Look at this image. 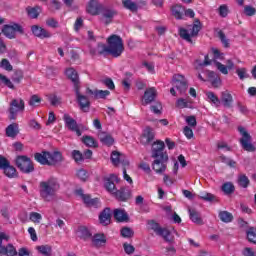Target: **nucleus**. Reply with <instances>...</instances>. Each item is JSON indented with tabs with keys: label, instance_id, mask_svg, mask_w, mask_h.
I'll list each match as a JSON object with an SVG mask.
<instances>
[{
	"label": "nucleus",
	"instance_id": "nucleus-1",
	"mask_svg": "<svg viewBox=\"0 0 256 256\" xmlns=\"http://www.w3.org/2000/svg\"><path fill=\"white\" fill-rule=\"evenodd\" d=\"M211 54L213 55L214 60L209 59V56H205L203 62H201V60H196L194 63L196 69L204 67V65L214 64L216 69H218L222 75H229V71H233V69H235V63L231 59L226 61V66L221 62H217V59H223V53H220L219 49L212 48Z\"/></svg>",
	"mask_w": 256,
	"mask_h": 256
},
{
	"label": "nucleus",
	"instance_id": "nucleus-2",
	"mask_svg": "<svg viewBox=\"0 0 256 256\" xmlns=\"http://www.w3.org/2000/svg\"><path fill=\"white\" fill-rule=\"evenodd\" d=\"M107 44L108 45H98V53H100V55H103L105 53L112 55V57H121V55H123V52L125 51V46L123 44V39L120 38V36L115 34L111 35L107 38Z\"/></svg>",
	"mask_w": 256,
	"mask_h": 256
},
{
	"label": "nucleus",
	"instance_id": "nucleus-3",
	"mask_svg": "<svg viewBox=\"0 0 256 256\" xmlns=\"http://www.w3.org/2000/svg\"><path fill=\"white\" fill-rule=\"evenodd\" d=\"M57 191H59V182L55 178L40 183V197L45 201H53Z\"/></svg>",
	"mask_w": 256,
	"mask_h": 256
},
{
	"label": "nucleus",
	"instance_id": "nucleus-4",
	"mask_svg": "<svg viewBox=\"0 0 256 256\" xmlns=\"http://www.w3.org/2000/svg\"><path fill=\"white\" fill-rule=\"evenodd\" d=\"M35 161L40 165H57L63 161V155L61 152H47L42 151L34 154Z\"/></svg>",
	"mask_w": 256,
	"mask_h": 256
},
{
	"label": "nucleus",
	"instance_id": "nucleus-5",
	"mask_svg": "<svg viewBox=\"0 0 256 256\" xmlns=\"http://www.w3.org/2000/svg\"><path fill=\"white\" fill-rule=\"evenodd\" d=\"M172 85L173 87L170 89L171 95L174 97L177 95V92H175V89L179 91L180 95H183L187 91V79H185V76L181 74H175L172 79Z\"/></svg>",
	"mask_w": 256,
	"mask_h": 256
},
{
	"label": "nucleus",
	"instance_id": "nucleus-6",
	"mask_svg": "<svg viewBox=\"0 0 256 256\" xmlns=\"http://www.w3.org/2000/svg\"><path fill=\"white\" fill-rule=\"evenodd\" d=\"M200 31H201V22L199 20H196L193 26H190L188 29L181 28L179 30V34L182 39H185V41H188L189 43H191V38L197 37Z\"/></svg>",
	"mask_w": 256,
	"mask_h": 256
},
{
	"label": "nucleus",
	"instance_id": "nucleus-7",
	"mask_svg": "<svg viewBox=\"0 0 256 256\" xmlns=\"http://www.w3.org/2000/svg\"><path fill=\"white\" fill-rule=\"evenodd\" d=\"M238 131L241 135L240 143L242 145L243 150L248 151L250 153L255 151V146L251 143V134L247 132V129L240 126L238 127Z\"/></svg>",
	"mask_w": 256,
	"mask_h": 256
},
{
	"label": "nucleus",
	"instance_id": "nucleus-8",
	"mask_svg": "<svg viewBox=\"0 0 256 256\" xmlns=\"http://www.w3.org/2000/svg\"><path fill=\"white\" fill-rule=\"evenodd\" d=\"M16 166L22 173H33L35 171V166H33L31 158L27 156L16 157Z\"/></svg>",
	"mask_w": 256,
	"mask_h": 256
},
{
	"label": "nucleus",
	"instance_id": "nucleus-9",
	"mask_svg": "<svg viewBox=\"0 0 256 256\" xmlns=\"http://www.w3.org/2000/svg\"><path fill=\"white\" fill-rule=\"evenodd\" d=\"M2 33L7 39H15L17 33H23V26L17 23L6 24L2 28Z\"/></svg>",
	"mask_w": 256,
	"mask_h": 256
},
{
	"label": "nucleus",
	"instance_id": "nucleus-10",
	"mask_svg": "<svg viewBox=\"0 0 256 256\" xmlns=\"http://www.w3.org/2000/svg\"><path fill=\"white\" fill-rule=\"evenodd\" d=\"M25 111V102L23 99L18 98L12 100L9 108V119H17V114Z\"/></svg>",
	"mask_w": 256,
	"mask_h": 256
},
{
	"label": "nucleus",
	"instance_id": "nucleus-11",
	"mask_svg": "<svg viewBox=\"0 0 256 256\" xmlns=\"http://www.w3.org/2000/svg\"><path fill=\"white\" fill-rule=\"evenodd\" d=\"M0 169L6 177H9V179H15V177H17V169H15V167L9 163V160L3 156H0Z\"/></svg>",
	"mask_w": 256,
	"mask_h": 256
},
{
	"label": "nucleus",
	"instance_id": "nucleus-12",
	"mask_svg": "<svg viewBox=\"0 0 256 256\" xmlns=\"http://www.w3.org/2000/svg\"><path fill=\"white\" fill-rule=\"evenodd\" d=\"M155 159L152 163V169L155 173L161 175V173H165L167 170V161H169V156H158L153 157Z\"/></svg>",
	"mask_w": 256,
	"mask_h": 256
},
{
	"label": "nucleus",
	"instance_id": "nucleus-13",
	"mask_svg": "<svg viewBox=\"0 0 256 256\" xmlns=\"http://www.w3.org/2000/svg\"><path fill=\"white\" fill-rule=\"evenodd\" d=\"M74 91L76 93V101L81 111H83L84 113H89V109L91 108V102L89 101V98L81 94L79 86H76V88H74Z\"/></svg>",
	"mask_w": 256,
	"mask_h": 256
},
{
	"label": "nucleus",
	"instance_id": "nucleus-14",
	"mask_svg": "<svg viewBox=\"0 0 256 256\" xmlns=\"http://www.w3.org/2000/svg\"><path fill=\"white\" fill-rule=\"evenodd\" d=\"M110 161L114 167H119V165L122 167H129V159H127L125 154H122L119 151H112Z\"/></svg>",
	"mask_w": 256,
	"mask_h": 256
},
{
	"label": "nucleus",
	"instance_id": "nucleus-15",
	"mask_svg": "<svg viewBox=\"0 0 256 256\" xmlns=\"http://www.w3.org/2000/svg\"><path fill=\"white\" fill-rule=\"evenodd\" d=\"M76 195H79V197H81L85 205H87L88 207H101V202L99 201V199H92L90 195L84 194L83 190L81 189L76 191Z\"/></svg>",
	"mask_w": 256,
	"mask_h": 256
},
{
	"label": "nucleus",
	"instance_id": "nucleus-16",
	"mask_svg": "<svg viewBox=\"0 0 256 256\" xmlns=\"http://www.w3.org/2000/svg\"><path fill=\"white\" fill-rule=\"evenodd\" d=\"M119 176L115 174H111L109 178H106V182L104 184L105 189L108 193L116 194L117 188H115V183H119Z\"/></svg>",
	"mask_w": 256,
	"mask_h": 256
},
{
	"label": "nucleus",
	"instance_id": "nucleus-17",
	"mask_svg": "<svg viewBox=\"0 0 256 256\" xmlns=\"http://www.w3.org/2000/svg\"><path fill=\"white\" fill-rule=\"evenodd\" d=\"M63 119L65 121L66 127L76 133L78 137H81V130H79V125H77V121L71 118L69 114H64Z\"/></svg>",
	"mask_w": 256,
	"mask_h": 256
},
{
	"label": "nucleus",
	"instance_id": "nucleus-18",
	"mask_svg": "<svg viewBox=\"0 0 256 256\" xmlns=\"http://www.w3.org/2000/svg\"><path fill=\"white\" fill-rule=\"evenodd\" d=\"M92 247H96V249H101V247H105L107 245V236L103 233L94 234L91 238Z\"/></svg>",
	"mask_w": 256,
	"mask_h": 256
},
{
	"label": "nucleus",
	"instance_id": "nucleus-19",
	"mask_svg": "<svg viewBox=\"0 0 256 256\" xmlns=\"http://www.w3.org/2000/svg\"><path fill=\"white\" fill-rule=\"evenodd\" d=\"M153 139H155V130L151 127H146L140 138L142 145H149Z\"/></svg>",
	"mask_w": 256,
	"mask_h": 256
},
{
	"label": "nucleus",
	"instance_id": "nucleus-20",
	"mask_svg": "<svg viewBox=\"0 0 256 256\" xmlns=\"http://www.w3.org/2000/svg\"><path fill=\"white\" fill-rule=\"evenodd\" d=\"M165 149V142L157 140L152 145V157H164L167 156V153H163Z\"/></svg>",
	"mask_w": 256,
	"mask_h": 256
},
{
	"label": "nucleus",
	"instance_id": "nucleus-21",
	"mask_svg": "<svg viewBox=\"0 0 256 256\" xmlns=\"http://www.w3.org/2000/svg\"><path fill=\"white\" fill-rule=\"evenodd\" d=\"M86 95H92L94 99H107L111 95L109 90H92L90 88H86Z\"/></svg>",
	"mask_w": 256,
	"mask_h": 256
},
{
	"label": "nucleus",
	"instance_id": "nucleus-22",
	"mask_svg": "<svg viewBox=\"0 0 256 256\" xmlns=\"http://www.w3.org/2000/svg\"><path fill=\"white\" fill-rule=\"evenodd\" d=\"M155 97H157V90L154 87L147 89L142 97V105H149V103H153V101H155Z\"/></svg>",
	"mask_w": 256,
	"mask_h": 256
},
{
	"label": "nucleus",
	"instance_id": "nucleus-23",
	"mask_svg": "<svg viewBox=\"0 0 256 256\" xmlns=\"http://www.w3.org/2000/svg\"><path fill=\"white\" fill-rule=\"evenodd\" d=\"M173 233L177 235V230H175V228H170V229L161 228L160 232H158L157 235H159L160 237H163V239H165V241H167L168 243H171L175 239V236H173Z\"/></svg>",
	"mask_w": 256,
	"mask_h": 256
},
{
	"label": "nucleus",
	"instance_id": "nucleus-24",
	"mask_svg": "<svg viewBox=\"0 0 256 256\" xmlns=\"http://www.w3.org/2000/svg\"><path fill=\"white\" fill-rule=\"evenodd\" d=\"M86 9L90 15H99L103 11V6L97 0H92L88 3Z\"/></svg>",
	"mask_w": 256,
	"mask_h": 256
},
{
	"label": "nucleus",
	"instance_id": "nucleus-25",
	"mask_svg": "<svg viewBox=\"0 0 256 256\" xmlns=\"http://www.w3.org/2000/svg\"><path fill=\"white\" fill-rule=\"evenodd\" d=\"M98 138L102 145H106L107 147H111L115 143V139H113V136L107 132L100 131L98 133Z\"/></svg>",
	"mask_w": 256,
	"mask_h": 256
},
{
	"label": "nucleus",
	"instance_id": "nucleus-26",
	"mask_svg": "<svg viewBox=\"0 0 256 256\" xmlns=\"http://www.w3.org/2000/svg\"><path fill=\"white\" fill-rule=\"evenodd\" d=\"M32 33L33 35H35L36 37H39L40 39H48L49 37H51V33H49L47 30H45L44 28L40 27V26H32Z\"/></svg>",
	"mask_w": 256,
	"mask_h": 256
},
{
	"label": "nucleus",
	"instance_id": "nucleus-27",
	"mask_svg": "<svg viewBox=\"0 0 256 256\" xmlns=\"http://www.w3.org/2000/svg\"><path fill=\"white\" fill-rule=\"evenodd\" d=\"M206 101L212 105V107H221V99L219 96L213 93L212 91L206 92Z\"/></svg>",
	"mask_w": 256,
	"mask_h": 256
},
{
	"label": "nucleus",
	"instance_id": "nucleus-28",
	"mask_svg": "<svg viewBox=\"0 0 256 256\" xmlns=\"http://www.w3.org/2000/svg\"><path fill=\"white\" fill-rule=\"evenodd\" d=\"M221 103L224 107H231L233 105V95L229 90L221 92Z\"/></svg>",
	"mask_w": 256,
	"mask_h": 256
},
{
	"label": "nucleus",
	"instance_id": "nucleus-29",
	"mask_svg": "<svg viewBox=\"0 0 256 256\" xmlns=\"http://www.w3.org/2000/svg\"><path fill=\"white\" fill-rule=\"evenodd\" d=\"M65 74L68 77V79H71L74 83V89L79 87V75L77 74V71L75 69L68 68L66 69Z\"/></svg>",
	"mask_w": 256,
	"mask_h": 256
},
{
	"label": "nucleus",
	"instance_id": "nucleus-30",
	"mask_svg": "<svg viewBox=\"0 0 256 256\" xmlns=\"http://www.w3.org/2000/svg\"><path fill=\"white\" fill-rule=\"evenodd\" d=\"M115 15H117V12L114 9L105 8L102 10V17L104 19V23L106 24L111 23Z\"/></svg>",
	"mask_w": 256,
	"mask_h": 256
},
{
	"label": "nucleus",
	"instance_id": "nucleus-31",
	"mask_svg": "<svg viewBox=\"0 0 256 256\" xmlns=\"http://www.w3.org/2000/svg\"><path fill=\"white\" fill-rule=\"evenodd\" d=\"M99 220L101 225H109V223H111V209H104L103 212L99 215Z\"/></svg>",
	"mask_w": 256,
	"mask_h": 256
},
{
	"label": "nucleus",
	"instance_id": "nucleus-32",
	"mask_svg": "<svg viewBox=\"0 0 256 256\" xmlns=\"http://www.w3.org/2000/svg\"><path fill=\"white\" fill-rule=\"evenodd\" d=\"M114 218L116 219V221H119L120 223L129 221V215H127V212H125V210L123 209L114 210Z\"/></svg>",
	"mask_w": 256,
	"mask_h": 256
},
{
	"label": "nucleus",
	"instance_id": "nucleus-33",
	"mask_svg": "<svg viewBox=\"0 0 256 256\" xmlns=\"http://www.w3.org/2000/svg\"><path fill=\"white\" fill-rule=\"evenodd\" d=\"M206 75L208 77V81H211L214 87H219V85H221V78L217 73L213 71H206Z\"/></svg>",
	"mask_w": 256,
	"mask_h": 256
},
{
	"label": "nucleus",
	"instance_id": "nucleus-34",
	"mask_svg": "<svg viewBox=\"0 0 256 256\" xmlns=\"http://www.w3.org/2000/svg\"><path fill=\"white\" fill-rule=\"evenodd\" d=\"M189 215L190 219L193 223H196V225H203V219H201V214L197 212V210L193 208H189Z\"/></svg>",
	"mask_w": 256,
	"mask_h": 256
},
{
	"label": "nucleus",
	"instance_id": "nucleus-35",
	"mask_svg": "<svg viewBox=\"0 0 256 256\" xmlns=\"http://www.w3.org/2000/svg\"><path fill=\"white\" fill-rule=\"evenodd\" d=\"M7 137H17L19 135V124L13 123L6 128Z\"/></svg>",
	"mask_w": 256,
	"mask_h": 256
},
{
	"label": "nucleus",
	"instance_id": "nucleus-36",
	"mask_svg": "<svg viewBox=\"0 0 256 256\" xmlns=\"http://www.w3.org/2000/svg\"><path fill=\"white\" fill-rule=\"evenodd\" d=\"M172 15L175 19H183V14L185 13V8L181 5H174L171 8Z\"/></svg>",
	"mask_w": 256,
	"mask_h": 256
},
{
	"label": "nucleus",
	"instance_id": "nucleus-37",
	"mask_svg": "<svg viewBox=\"0 0 256 256\" xmlns=\"http://www.w3.org/2000/svg\"><path fill=\"white\" fill-rule=\"evenodd\" d=\"M0 255H7V256L17 255V250L13 245L9 244L6 247L5 246L1 247Z\"/></svg>",
	"mask_w": 256,
	"mask_h": 256
},
{
	"label": "nucleus",
	"instance_id": "nucleus-38",
	"mask_svg": "<svg viewBox=\"0 0 256 256\" xmlns=\"http://www.w3.org/2000/svg\"><path fill=\"white\" fill-rule=\"evenodd\" d=\"M38 253L43 256H51L53 253V248L49 245H41L36 247Z\"/></svg>",
	"mask_w": 256,
	"mask_h": 256
},
{
	"label": "nucleus",
	"instance_id": "nucleus-39",
	"mask_svg": "<svg viewBox=\"0 0 256 256\" xmlns=\"http://www.w3.org/2000/svg\"><path fill=\"white\" fill-rule=\"evenodd\" d=\"M122 5L123 7H125V9H128V11H131L132 13H135V11L139 9V6H137V3L131 0H122Z\"/></svg>",
	"mask_w": 256,
	"mask_h": 256
},
{
	"label": "nucleus",
	"instance_id": "nucleus-40",
	"mask_svg": "<svg viewBox=\"0 0 256 256\" xmlns=\"http://www.w3.org/2000/svg\"><path fill=\"white\" fill-rule=\"evenodd\" d=\"M219 219L223 221V223H231L233 221V214L227 211H221L219 213Z\"/></svg>",
	"mask_w": 256,
	"mask_h": 256
},
{
	"label": "nucleus",
	"instance_id": "nucleus-41",
	"mask_svg": "<svg viewBox=\"0 0 256 256\" xmlns=\"http://www.w3.org/2000/svg\"><path fill=\"white\" fill-rule=\"evenodd\" d=\"M199 198L209 203L217 201V197L209 192H200Z\"/></svg>",
	"mask_w": 256,
	"mask_h": 256
},
{
	"label": "nucleus",
	"instance_id": "nucleus-42",
	"mask_svg": "<svg viewBox=\"0 0 256 256\" xmlns=\"http://www.w3.org/2000/svg\"><path fill=\"white\" fill-rule=\"evenodd\" d=\"M27 13L31 19H37V17H39V14L41 13V8L40 7L27 8Z\"/></svg>",
	"mask_w": 256,
	"mask_h": 256
},
{
	"label": "nucleus",
	"instance_id": "nucleus-43",
	"mask_svg": "<svg viewBox=\"0 0 256 256\" xmlns=\"http://www.w3.org/2000/svg\"><path fill=\"white\" fill-rule=\"evenodd\" d=\"M222 191L225 195H231L235 191V186L231 182L224 183L222 185Z\"/></svg>",
	"mask_w": 256,
	"mask_h": 256
},
{
	"label": "nucleus",
	"instance_id": "nucleus-44",
	"mask_svg": "<svg viewBox=\"0 0 256 256\" xmlns=\"http://www.w3.org/2000/svg\"><path fill=\"white\" fill-rule=\"evenodd\" d=\"M78 233H79L81 239H84V241H87V239H89L91 237V232L85 226L80 227L78 230Z\"/></svg>",
	"mask_w": 256,
	"mask_h": 256
},
{
	"label": "nucleus",
	"instance_id": "nucleus-45",
	"mask_svg": "<svg viewBox=\"0 0 256 256\" xmlns=\"http://www.w3.org/2000/svg\"><path fill=\"white\" fill-rule=\"evenodd\" d=\"M76 176L78 177V179L80 181H88L89 179V172H87V170L85 169H79L77 172H76Z\"/></svg>",
	"mask_w": 256,
	"mask_h": 256
},
{
	"label": "nucleus",
	"instance_id": "nucleus-46",
	"mask_svg": "<svg viewBox=\"0 0 256 256\" xmlns=\"http://www.w3.org/2000/svg\"><path fill=\"white\" fill-rule=\"evenodd\" d=\"M82 141L87 147H97V141L91 136H85Z\"/></svg>",
	"mask_w": 256,
	"mask_h": 256
},
{
	"label": "nucleus",
	"instance_id": "nucleus-47",
	"mask_svg": "<svg viewBox=\"0 0 256 256\" xmlns=\"http://www.w3.org/2000/svg\"><path fill=\"white\" fill-rule=\"evenodd\" d=\"M29 219H30V221H32V223L39 224V223H41L43 216L40 213L31 212L29 215Z\"/></svg>",
	"mask_w": 256,
	"mask_h": 256
},
{
	"label": "nucleus",
	"instance_id": "nucleus-48",
	"mask_svg": "<svg viewBox=\"0 0 256 256\" xmlns=\"http://www.w3.org/2000/svg\"><path fill=\"white\" fill-rule=\"evenodd\" d=\"M238 184L240 187L247 189V187H249V178L244 174L240 175L238 178Z\"/></svg>",
	"mask_w": 256,
	"mask_h": 256
},
{
	"label": "nucleus",
	"instance_id": "nucleus-49",
	"mask_svg": "<svg viewBox=\"0 0 256 256\" xmlns=\"http://www.w3.org/2000/svg\"><path fill=\"white\" fill-rule=\"evenodd\" d=\"M114 194L120 201H127V199H129V193H126L125 190H116Z\"/></svg>",
	"mask_w": 256,
	"mask_h": 256
},
{
	"label": "nucleus",
	"instance_id": "nucleus-50",
	"mask_svg": "<svg viewBox=\"0 0 256 256\" xmlns=\"http://www.w3.org/2000/svg\"><path fill=\"white\" fill-rule=\"evenodd\" d=\"M219 161H221L222 163H225L229 167H235V165H237V162H235V160H232L231 158H227L223 155L219 157Z\"/></svg>",
	"mask_w": 256,
	"mask_h": 256
},
{
	"label": "nucleus",
	"instance_id": "nucleus-51",
	"mask_svg": "<svg viewBox=\"0 0 256 256\" xmlns=\"http://www.w3.org/2000/svg\"><path fill=\"white\" fill-rule=\"evenodd\" d=\"M148 226H149L150 229H152V231H154V233H156V235H158V233L162 229V227L157 222H155L154 220L149 221Z\"/></svg>",
	"mask_w": 256,
	"mask_h": 256
},
{
	"label": "nucleus",
	"instance_id": "nucleus-52",
	"mask_svg": "<svg viewBox=\"0 0 256 256\" xmlns=\"http://www.w3.org/2000/svg\"><path fill=\"white\" fill-rule=\"evenodd\" d=\"M247 238L250 243H255L256 244V229L255 228H250L247 231Z\"/></svg>",
	"mask_w": 256,
	"mask_h": 256
},
{
	"label": "nucleus",
	"instance_id": "nucleus-53",
	"mask_svg": "<svg viewBox=\"0 0 256 256\" xmlns=\"http://www.w3.org/2000/svg\"><path fill=\"white\" fill-rule=\"evenodd\" d=\"M29 105L31 107H39V105H41V98L37 95H33L30 98Z\"/></svg>",
	"mask_w": 256,
	"mask_h": 256
},
{
	"label": "nucleus",
	"instance_id": "nucleus-54",
	"mask_svg": "<svg viewBox=\"0 0 256 256\" xmlns=\"http://www.w3.org/2000/svg\"><path fill=\"white\" fill-rule=\"evenodd\" d=\"M0 81L1 83H3L4 85H6V87H9V89H13L15 86L13 85V82H11V80L9 78H7L5 75L0 74Z\"/></svg>",
	"mask_w": 256,
	"mask_h": 256
},
{
	"label": "nucleus",
	"instance_id": "nucleus-55",
	"mask_svg": "<svg viewBox=\"0 0 256 256\" xmlns=\"http://www.w3.org/2000/svg\"><path fill=\"white\" fill-rule=\"evenodd\" d=\"M72 159L76 163H81L83 161V154L79 150L72 151Z\"/></svg>",
	"mask_w": 256,
	"mask_h": 256
},
{
	"label": "nucleus",
	"instance_id": "nucleus-56",
	"mask_svg": "<svg viewBox=\"0 0 256 256\" xmlns=\"http://www.w3.org/2000/svg\"><path fill=\"white\" fill-rule=\"evenodd\" d=\"M176 107L179 109H185L189 107V101L187 99L179 98L176 102Z\"/></svg>",
	"mask_w": 256,
	"mask_h": 256
},
{
	"label": "nucleus",
	"instance_id": "nucleus-57",
	"mask_svg": "<svg viewBox=\"0 0 256 256\" xmlns=\"http://www.w3.org/2000/svg\"><path fill=\"white\" fill-rule=\"evenodd\" d=\"M0 67L2 69H5V71H13V66L11 65V63L9 62V60L7 59H3L1 61Z\"/></svg>",
	"mask_w": 256,
	"mask_h": 256
},
{
	"label": "nucleus",
	"instance_id": "nucleus-58",
	"mask_svg": "<svg viewBox=\"0 0 256 256\" xmlns=\"http://www.w3.org/2000/svg\"><path fill=\"white\" fill-rule=\"evenodd\" d=\"M217 149L220 151H231V147H229L225 141H219L217 143Z\"/></svg>",
	"mask_w": 256,
	"mask_h": 256
},
{
	"label": "nucleus",
	"instance_id": "nucleus-59",
	"mask_svg": "<svg viewBox=\"0 0 256 256\" xmlns=\"http://www.w3.org/2000/svg\"><path fill=\"white\" fill-rule=\"evenodd\" d=\"M150 109L153 113H155V115H161V109H163V106L161 103L157 102L156 104L152 105Z\"/></svg>",
	"mask_w": 256,
	"mask_h": 256
},
{
	"label": "nucleus",
	"instance_id": "nucleus-60",
	"mask_svg": "<svg viewBox=\"0 0 256 256\" xmlns=\"http://www.w3.org/2000/svg\"><path fill=\"white\" fill-rule=\"evenodd\" d=\"M49 101H50L51 105H60L61 104V97H59L55 94H51L49 96Z\"/></svg>",
	"mask_w": 256,
	"mask_h": 256
},
{
	"label": "nucleus",
	"instance_id": "nucleus-61",
	"mask_svg": "<svg viewBox=\"0 0 256 256\" xmlns=\"http://www.w3.org/2000/svg\"><path fill=\"white\" fill-rule=\"evenodd\" d=\"M236 73L239 79H247L249 75L247 74V70L245 68H239L236 70Z\"/></svg>",
	"mask_w": 256,
	"mask_h": 256
},
{
	"label": "nucleus",
	"instance_id": "nucleus-62",
	"mask_svg": "<svg viewBox=\"0 0 256 256\" xmlns=\"http://www.w3.org/2000/svg\"><path fill=\"white\" fill-rule=\"evenodd\" d=\"M121 235L122 237H126V238L133 237V230L127 227L122 228Z\"/></svg>",
	"mask_w": 256,
	"mask_h": 256
},
{
	"label": "nucleus",
	"instance_id": "nucleus-63",
	"mask_svg": "<svg viewBox=\"0 0 256 256\" xmlns=\"http://www.w3.org/2000/svg\"><path fill=\"white\" fill-rule=\"evenodd\" d=\"M81 27H83V19L77 18L74 23V31H76V33H79V31H81Z\"/></svg>",
	"mask_w": 256,
	"mask_h": 256
},
{
	"label": "nucleus",
	"instance_id": "nucleus-64",
	"mask_svg": "<svg viewBox=\"0 0 256 256\" xmlns=\"http://www.w3.org/2000/svg\"><path fill=\"white\" fill-rule=\"evenodd\" d=\"M183 133L187 139H193V130L189 126L184 127Z\"/></svg>",
	"mask_w": 256,
	"mask_h": 256
}]
</instances>
